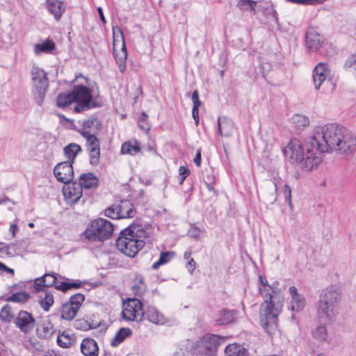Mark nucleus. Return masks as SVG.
<instances>
[{"label": "nucleus", "mask_w": 356, "mask_h": 356, "mask_svg": "<svg viewBox=\"0 0 356 356\" xmlns=\"http://www.w3.org/2000/svg\"><path fill=\"white\" fill-rule=\"evenodd\" d=\"M74 101L76 105L73 110L76 113H81L88 111L92 108L99 106L95 101L92 99V90L82 85L74 86L72 90Z\"/></svg>", "instance_id": "nucleus-8"}, {"label": "nucleus", "mask_w": 356, "mask_h": 356, "mask_svg": "<svg viewBox=\"0 0 356 356\" xmlns=\"http://www.w3.org/2000/svg\"><path fill=\"white\" fill-rule=\"evenodd\" d=\"M238 314L235 309H220L215 316L216 325H227L234 323L237 320Z\"/></svg>", "instance_id": "nucleus-16"}, {"label": "nucleus", "mask_w": 356, "mask_h": 356, "mask_svg": "<svg viewBox=\"0 0 356 356\" xmlns=\"http://www.w3.org/2000/svg\"><path fill=\"white\" fill-rule=\"evenodd\" d=\"M75 327L76 329L82 330H88L96 327L95 325H91L90 323H88V321L84 319H79L76 321Z\"/></svg>", "instance_id": "nucleus-48"}, {"label": "nucleus", "mask_w": 356, "mask_h": 356, "mask_svg": "<svg viewBox=\"0 0 356 356\" xmlns=\"http://www.w3.org/2000/svg\"><path fill=\"white\" fill-rule=\"evenodd\" d=\"M327 76V71L326 65L323 63H319L313 70V81L314 88L316 90H319L321 86L326 82L327 83L330 80L326 81Z\"/></svg>", "instance_id": "nucleus-19"}, {"label": "nucleus", "mask_w": 356, "mask_h": 356, "mask_svg": "<svg viewBox=\"0 0 356 356\" xmlns=\"http://www.w3.org/2000/svg\"><path fill=\"white\" fill-rule=\"evenodd\" d=\"M227 337L217 334H206L195 343V356H216L218 347L225 343Z\"/></svg>", "instance_id": "nucleus-6"}, {"label": "nucleus", "mask_w": 356, "mask_h": 356, "mask_svg": "<svg viewBox=\"0 0 356 356\" xmlns=\"http://www.w3.org/2000/svg\"><path fill=\"white\" fill-rule=\"evenodd\" d=\"M259 291L264 298L260 306V321L264 330L269 334H274L277 327L278 316L283 307L284 296L280 289L268 284L264 275L259 277Z\"/></svg>", "instance_id": "nucleus-2"}, {"label": "nucleus", "mask_w": 356, "mask_h": 356, "mask_svg": "<svg viewBox=\"0 0 356 356\" xmlns=\"http://www.w3.org/2000/svg\"><path fill=\"white\" fill-rule=\"evenodd\" d=\"M193 102V109L199 110L200 106H201L202 102L200 100L195 101Z\"/></svg>", "instance_id": "nucleus-62"}, {"label": "nucleus", "mask_w": 356, "mask_h": 356, "mask_svg": "<svg viewBox=\"0 0 356 356\" xmlns=\"http://www.w3.org/2000/svg\"><path fill=\"white\" fill-rule=\"evenodd\" d=\"M191 252H185L184 255V259L189 260V259L191 257Z\"/></svg>", "instance_id": "nucleus-64"}, {"label": "nucleus", "mask_w": 356, "mask_h": 356, "mask_svg": "<svg viewBox=\"0 0 356 356\" xmlns=\"http://www.w3.org/2000/svg\"><path fill=\"white\" fill-rule=\"evenodd\" d=\"M39 292H44V296L42 295L40 296L39 303L41 307L44 311L47 312L49 310L51 306L54 302L53 294L50 291H47L46 289L45 291H40Z\"/></svg>", "instance_id": "nucleus-33"}, {"label": "nucleus", "mask_w": 356, "mask_h": 356, "mask_svg": "<svg viewBox=\"0 0 356 356\" xmlns=\"http://www.w3.org/2000/svg\"><path fill=\"white\" fill-rule=\"evenodd\" d=\"M54 48V42L51 40H47L41 44H36L34 47V51L35 54L39 55L41 53L50 52Z\"/></svg>", "instance_id": "nucleus-36"}, {"label": "nucleus", "mask_w": 356, "mask_h": 356, "mask_svg": "<svg viewBox=\"0 0 356 356\" xmlns=\"http://www.w3.org/2000/svg\"><path fill=\"white\" fill-rule=\"evenodd\" d=\"M86 140V145L88 149L99 147V140L97 139L96 135H87L82 136Z\"/></svg>", "instance_id": "nucleus-47"}, {"label": "nucleus", "mask_w": 356, "mask_h": 356, "mask_svg": "<svg viewBox=\"0 0 356 356\" xmlns=\"http://www.w3.org/2000/svg\"><path fill=\"white\" fill-rule=\"evenodd\" d=\"M7 350L5 348V346L0 343V356H7Z\"/></svg>", "instance_id": "nucleus-60"}, {"label": "nucleus", "mask_w": 356, "mask_h": 356, "mask_svg": "<svg viewBox=\"0 0 356 356\" xmlns=\"http://www.w3.org/2000/svg\"><path fill=\"white\" fill-rule=\"evenodd\" d=\"M122 44L120 41L114 38L113 40V55L116 63L118 65L119 70L123 73L126 69V60L127 57V49L125 46L124 39L122 31L119 29Z\"/></svg>", "instance_id": "nucleus-12"}, {"label": "nucleus", "mask_w": 356, "mask_h": 356, "mask_svg": "<svg viewBox=\"0 0 356 356\" xmlns=\"http://www.w3.org/2000/svg\"><path fill=\"white\" fill-rule=\"evenodd\" d=\"M283 193L284 195L285 200L287 202L289 207L292 208L291 189L288 184H284Z\"/></svg>", "instance_id": "nucleus-51"}, {"label": "nucleus", "mask_w": 356, "mask_h": 356, "mask_svg": "<svg viewBox=\"0 0 356 356\" xmlns=\"http://www.w3.org/2000/svg\"><path fill=\"white\" fill-rule=\"evenodd\" d=\"M83 188L89 189L98 186L99 179L92 172L83 173L79 177V182Z\"/></svg>", "instance_id": "nucleus-26"}, {"label": "nucleus", "mask_w": 356, "mask_h": 356, "mask_svg": "<svg viewBox=\"0 0 356 356\" xmlns=\"http://www.w3.org/2000/svg\"><path fill=\"white\" fill-rule=\"evenodd\" d=\"M75 341L66 331L63 332L57 337V343L63 348H70Z\"/></svg>", "instance_id": "nucleus-38"}, {"label": "nucleus", "mask_w": 356, "mask_h": 356, "mask_svg": "<svg viewBox=\"0 0 356 356\" xmlns=\"http://www.w3.org/2000/svg\"><path fill=\"white\" fill-rule=\"evenodd\" d=\"M29 294L25 291L15 293L6 298L7 302H25L29 299Z\"/></svg>", "instance_id": "nucleus-41"}, {"label": "nucleus", "mask_w": 356, "mask_h": 356, "mask_svg": "<svg viewBox=\"0 0 356 356\" xmlns=\"http://www.w3.org/2000/svg\"><path fill=\"white\" fill-rule=\"evenodd\" d=\"M3 272H8L13 274L14 273L13 269L7 267L4 264L0 261V273Z\"/></svg>", "instance_id": "nucleus-54"}, {"label": "nucleus", "mask_w": 356, "mask_h": 356, "mask_svg": "<svg viewBox=\"0 0 356 356\" xmlns=\"http://www.w3.org/2000/svg\"><path fill=\"white\" fill-rule=\"evenodd\" d=\"M132 335V330L129 327H121L115 334V337L111 341L112 346H118L122 343L125 339Z\"/></svg>", "instance_id": "nucleus-31"}, {"label": "nucleus", "mask_w": 356, "mask_h": 356, "mask_svg": "<svg viewBox=\"0 0 356 356\" xmlns=\"http://www.w3.org/2000/svg\"><path fill=\"white\" fill-rule=\"evenodd\" d=\"M54 328L49 321H43L36 329L37 336L40 339H49L54 333Z\"/></svg>", "instance_id": "nucleus-27"}, {"label": "nucleus", "mask_w": 356, "mask_h": 356, "mask_svg": "<svg viewBox=\"0 0 356 356\" xmlns=\"http://www.w3.org/2000/svg\"><path fill=\"white\" fill-rule=\"evenodd\" d=\"M261 193L264 199L273 203L277 200V184L273 180H266L261 186Z\"/></svg>", "instance_id": "nucleus-21"}, {"label": "nucleus", "mask_w": 356, "mask_h": 356, "mask_svg": "<svg viewBox=\"0 0 356 356\" xmlns=\"http://www.w3.org/2000/svg\"><path fill=\"white\" fill-rule=\"evenodd\" d=\"M324 42V37L314 29H309L306 33L305 44L311 51H317Z\"/></svg>", "instance_id": "nucleus-17"}, {"label": "nucleus", "mask_w": 356, "mask_h": 356, "mask_svg": "<svg viewBox=\"0 0 356 356\" xmlns=\"http://www.w3.org/2000/svg\"><path fill=\"white\" fill-rule=\"evenodd\" d=\"M138 125L139 128L147 132L151 127L150 123L148 122V115L145 112H142L138 120Z\"/></svg>", "instance_id": "nucleus-43"}, {"label": "nucleus", "mask_w": 356, "mask_h": 356, "mask_svg": "<svg viewBox=\"0 0 356 356\" xmlns=\"http://www.w3.org/2000/svg\"><path fill=\"white\" fill-rule=\"evenodd\" d=\"M72 102H74V101L71 91L67 93L59 94L56 100V106L59 108H65Z\"/></svg>", "instance_id": "nucleus-35"}, {"label": "nucleus", "mask_w": 356, "mask_h": 356, "mask_svg": "<svg viewBox=\"0 0 356 356\" xmlns=\"http://www.w3.org/2000/svg\"><path fill=\"white\" fill-rule=\"evenodd\" d=\"M14 318L11 307L8 305L3 306L0 312V319L5 322H10Z\"/></svg>", "instance_id": "nucleus-45"}, {"label": "nucleus", "mask_w": 356, "mask_h": 356, "mask_svg": "<svg viewBox=\"0 0 356 356\" xmlns=\"http://www.w3.org/2000/svg\"><path fill=\"white\" fill-rule=\"evenodd\" d=\"M341 291L339 286L330 285L321 292L316 308V317L322 323L332 322L339 313Z\"/></svg>", "instance_id": "nucleus-4"}, {"label": "nucleus", "mask_w": 356, "mask_h": 356, "mask_svg": "<svg viewBox=\"0 0 356 356\" xmlns=\"http://www.w3.org/2000/svg\"><path fill=\"white\" fill-rule=\"evenodd\" d=\"M122 317L126 321H142L144 319V308L143 302L137 299H129L124 304Z\"/></svg>", "instance_id": "nucleus-10"}, {"label": "nucleus", "mask_w": 356, "mask_h": 356, "mask_svg": "<svg viewBox=\"0 0 356 356\" xmlns=\"http://www.w3.org/2000/svg\"><path fill=\"white\" fill-rule=\"evenodd\" d=\"M46 8L49 13L53 15L56 21H59L65 10L63 3L59 0H46Z\"/></svg>", "instance_id": "nucleus-23"}, {"label": "nucleus", "mask_w": 356, "mask_h": 356, "mask_svg": "<svg viewBox=\"0 0 356 356\" xmlns=\"http://www.w3.org/2000/svg\"><path fill=\"white\" fill-rule=\"evenodd\" d=\"M102 128V122L97 118H90L83 122L81 136L96 135Z\"/></svg>", "instance_id": "nucleus-20"}, {"label": "nucleus", "mask_w": 356, "mask_h": 356, "mask_svg": "<svg viewBox=\"0 0 356 356\" xmlns=\"http://www.w3.org/2000/svg\"><path fill=\"white\" fill-rule=\"evenodd\" d=\"M81 350L85 356H97L99 348L93 339L86 338L81 343Z\"/></svg>", "instance_id": "nucleus-25"}, {"label": "nucleus", "mask_w": 356, "mask_h": 356, "mask_svg": "<svg viewBox=\"0 0 356 356\" xmlns=\"http://www.w3.org/2000/svg\"><path fill=\"white\" fill-rule=\"evenodd\" d=\"M97 11H98V13H99V18H100L103 24H106V21L105 17L104 15L102 8L101 7H99L97 8Z\"/></svg>", "instance_id": "nucleus-59"}, {"label": "nucleus", "mask_w": 356, "mask_h": 356, "mask_svg": "<svg viewBox=\"0 0 356 356\" xmlns=\"http://www.w3.org/2000/svg\"><path fill=\"white\" fill-rule=\"evenodd\" d=\"M192 115L195 122L196 126H197L200 122L199 110L192 109Z\"/></svg>", "instance_id": "nucleus-55"}, {"label": "nucleus", "mask_w": 356, "mask_h": 356, "mask_svg": "<svg viewBox=\"0 0 356 356\" xmlns=\"http://www.w3.org/2000/svg\"><path fill=\"white\" fill-rule=\"evenodd\" d=\"M200 234V229L197 227H193L189 230V234L192 238L198 239Z\"/></svg>", "instance_id": "nucleus-52"}, {"label": "nucleus", "mask_w": 356, "mask_h": 356, "mask_svg": "<svg viewBox=\"0 0 356 356\" xmlns=\"http://www.w3.org/2000/svg\"><path fill=\"white\" fill-rule=\"evenodd\" d=\"M117 204H113L105 210V216L113 219H120Z\"/></svg>", "instance_id": "nucleus-49"}, {"label": "nucleus", "mask_w": 356, "mask_h": 356, "mask_svg": "<svg viewBox=\"0 0 356 356\" xmlns=\"http://www.w3.org/2000/svg\"><path fill=\"white\" fill-rule=\"evenodd\" d=\"M148 232L138 221H135L127 228L120 232L115 245L119 251L129 257H134L145 245L143 238Z\"/></svg>", "instance_id": "nucleus-3"}, {"label": "nucleus", "mask_w": 356, "mask_h": 356, "mask_svg": "<svg viewBox=\"0 0 356 356\" xmlns=\"http://www.w3.org/2000/svg\"><path fill=\"white\" fill-rule=\"evenodd\" d=\"M120 218H132L135 214V209L133 205L128 200H122L117 204Z\"/></svg>", "instance_id": "nucleus-28"}, {"label": "nucleus", "mask_w": 356, "mask_h": 356, "mask_svg": "<svg viewBox=\"0 0 356 356\" xmlns=\"http://www.w3.org/2000/svg\"><path fill=\"white\" fill-rule=\"evenodd\" d=\"M156 325H164L167 322L165 316L156 307L148 306L144 309V318Z\"/></svg>", "instance_id": "nucleus-22"}, {"label": "nucleus", "mask_w": 356, "mask_h": 356, "mask_svg": "<svg viewBox=\"0 0 356 356\" xmlns=\"http://www.w3.org/2000/svg\"><path fill=\"white\" fill-rule=\"evenodd\" d=\"M329 151L353 154L356 152L355 135L340 124L319 125L315 127L312 136L303 141L293 138L283 148L289 161L305 171L317 168L322 161V154Z\"/></svg>", "instance_id": "nucleus-1"}, {"label": "nucleus", "mask_w": 356, "mask_h": 356, "mask_svg": "<svg viewBox=\"0 0 356 356\" xmlns=\"http://www.w3.org/2000/svg\"><path fill=\"white\" fill-rule=\"evenodd\" d=\"M113 232V225L110 221L99 218L91 222L83 232V236L91 242H103L112 236Z\"/></svg>", "instance_id": "nucleus-5"}, {"label": "nucleus", "mask_w": 356, "mask_h": 356, "mask_svg": "<svg viewBox=\"0 0 356 356\" xmlns=\"http://www.w3.org/2000/svg\"><path fill=\"white\" fill-rule=\"evenodd\" d=\"M15 324L24 334L30 333L35 327V318L26 311H20L15 318Z\"/></svg>", "instance_id": "nucleus-14"}, {"label": "nucleus", "mask_w": 356, "mask_h": 356, "mask_svg": "<svg viewBox=\"0 0 356 356\" xmlns=\"http://www.w3.org/2000/svg\"><path fill=\"white\" fill-rule=\"evenodd\" d=\"M90 155V163L92 165H98L100 156V147L88 149Z\"/></svg>", "instance_id": "nucleus-46"}, {"label": "nucleus", "mask_w": 356, "mask_h": 356, "mask_svg": "<svg viewBox=\"0 0 356 356\" xmlns=\"http://www.w3.org/2000/svg\"><path fill=\"white\" fill-rule=\"evenodd\" d=\"M84 300L85 296L81 293H76L72 296L69 301L62 306L60 314L62 318L67 321L74 319Z\"/></svg>", "instance_id": "nucleus-11"}, {"label": "nucleus", "mask_w": 356, "mask_h": 356, "mask_svg": "<svg viewBox=\"0 0 356 356\" xmlns=\"http://www.w3.org/2000/svg\"><path fill=\"white\" fill-rule=\"evenodd\" d=\"M314 339L319 341H325L327 337V329L325 325L317 326L312 332Z\"/></svg>", "instance_id": "nucleus-42"}, {"label": "nucleus", "mask_w": 356, "mask_h": 356, "mask_svg": "<svg viewBox=\"0 0 356 356\" xmlns=\"http://www.w3.org/2000/svg\"><path fill=\"white\" fill-rule=\"evenodd\" d=\"M225 356H248V350L239 344L233 343L227 346Z\"/></svg>", "instance_id": "nucleus-29"}, {"label": "nucleus", "mask_w": 356, "mask_h": 356, "mask_svg": "<svg viewBox=\"0 0 356 356\" xmlns=\"http://www.w3.org/2000/svg\"><path fill=\"white\" fill-rule=\"evenodd\" d=\"M29 246V243L26 240H22L15 243H11L8 245V249L12 250L16 254H21L26 251Z\"/></svg>", "instance_id": "nucleus-39"}, {"label": "nucleus", "mask_w": 356, "mask_h": 356, "mask_svg": "<svg viewBox=\"0 0 356 356\" xmlns=\"http://www.w3.org/2000/svg\"><path fill=\"white\" fill-rule=\"evenodd\" d=\"M179 176H184L186 178L190 174L189 170L185 166H180L179 168Z\"/></svg>", "instance_id": "nucleus-53"}, {"label": "nucleus", "mask_w": 356, "mask_h": 356, "mask_svg": "<svg viewBox=\"0 0 356 356\" xmlns=\"http://www.w3.org/2000/svg\"><path fill=\"white\" fill-rule=\"evenodd\" d=\"M257 2L252 0H239L237 3V7L241 10L254 11Z\"/></svg>", "instance_id": "nucleus-44"}, {"label": "nucleus", "mask_w": 356, "mask_h": 356, "mask_svg": "<svg viewBox=\"0 0 356 356\" xmlns=\"http://www.w3.org/2000/svg\"><path fill=\"white\" fill-rule=\"evenodd\" d=\"M63 193L68 202L75 204L82 196L83 188L79 183L68 184L63 188Z\"/></svg>", "instance_id": "nucleus-15"}, {"label": "nucleus", "mask_w": 356, "mask_h": 356, "mask_svg": "<svg viewBox=\"0 0 356 356\" xmlns=\"http://www.w3.org/2000/svg\"><path fill=\"white\" fill-rule=\"evenodd\" d=\"M291 122L297 128V131H300L309 125V120L305 115L296 114L291 118Z\"/></svg>", "instance_id": "nucleus-37"}, {"label": "nucleus", "mask_w": 356, "mask_h": 356, "mask_svg": "<svg viewBox=\"0 0 356 356\" xmlns=\"http://www.w3.org/2000/svg\"><path fill=\"white\" fill-rule=\"evenodd\" d=\"M31 73L35 99L36 103L40 105L49 86L47 74L44 70L38 66H33Z\"/></svg>", "instance_id": "nucleus-9"}, {"label": "nucleus", "mask_w": 356, "mask_h": 356, "mask_svg": "<svg viewBox=\"0 0 356 356\" xmlns=\"http://www.w3.org/2000/svg\"><path fill=\"white\" fill-rule=\"evenodd\" d=\"M134 285L133 290L136 295L143 294L146 290V285L145 284L144 278L141 275H137L134 280Z\"/></svg>", "instance_id": "nucleus-40"}, {"label": "nucleus", "mask_w": 356, "mask_h": 356, "mask_svg": "<svg viewBox=\"0 0 356 356\" xmlns=\"http://www.w3.org/2000/svg\"><path fill=\"white\" fill-rule=\"evenodd\" d=\"M234 129V122L226 117H218V131L221 136L229 137Z\"/></svg>", "instance_id": "nucleus-24"}, {"label": "nucleus", "mask_w": 356, "mask_h": 356, "mask_svg": "<svg viewBox=\"0 0 356 356\" xmlns=\"http://www.w3.org/2000/svg\"><path fill=\"white\" fill-rule=\"evenodd\" d=\"M191 99H192L193 102L200 100L199 99V92H198L197 90H195L193 91L192 96H191Z\"/></svg>", "instance_id": "nucleus-61"}, {"label": "nucleus", "mask_w": 356, "mask_h": 356, "mask_svg": "<svg viewBox=\"0 0 356 356\" xmlns=\"http://www.w3.org/2000/svg\"><path fill=\"white\" fill-rule=\"evenodd\" d=\"M9 201V199L7 197H3V198H0V204H4L5 202Z\"/></svg>", "instance_id": "nucleus-63"}, {"label": "nucleus", "mask_w": 356, "mask_h": 356, "mask_svg": "<svg viewBox=\"0 0 356 356\" xmlns=\"http://www.w3.org/2000/svg\"><path fill=\"white\" fill-rule=\"evenodd\" d=\"M54 175L58 181L70 184L74 177L72 163L65 161L58 163L54 168Z\"/></svg>", "instance_id": "nucleus-13"}, {"label": "nucleus", "mask_w": 356, "mask_h": 356, "mask_svg": "<svg viewBox=\"0 0 356 356\" xmlns=\"http://www.w3.org/2000/svg\"><path fill=\"white\" fill-rule=\"evenodd\" d=\"M346 69H350L356 71V54L350 56L344 64Z\"/></svg>", "instance_id": "nucleus-50"}, {"label": "nucleus", "mask_w": 356, "mask_h": 356, "mask_svg": "<svg viewBox=\"0 0 356 356\" xmlns=\"http://www.w3.org/2000/svg\"><path fill=\"white\" fill-rule=\"evenodd\" d=\"M291 298V308L293 312L302 311L306 305L305 298L303 295L299 294L296 286H292L289 289Z\"/></svg>", "instance_id": "nucleus-18"}, {"label": "nucleus", "mask_w": 356, "mask_h": 356, "mask_svg": "<svg viewBox=\"0 0 356 356\" xmlns=\"http://www.w3.org/2000/svg\"><path fill=\"white\" fill-rule=\"evenodd\" d=\"M175 255V253L173 251L161 252L159 260L153 264L152 268L156 270L161 266L166 264L174 258Z\"/></svg>", "instance_id": "nucleus-34"}, {"label": "nucleus", "mask_w": 356, "mask_h": 356, "mask_svg": "<svg viewBox=\"0 0 356 356\" xmlns=\"http://www.w3.org/2000/svg\"><path fill=\"white\" fill-rule=\"evenodd\" d=\"M81 151L80 145L76 143H70L63 149L65 156L69 159V162L74 163L76 155Z\"/></svg>", "instance_id": "nucleus-32"}, {"label": "nucleus", "mask_w": 356, "mask_h": 356, "mask_svg": "<svg viewBox=\"0 0 356 356\" xmlns=\"http://www.w3.org/2000/svg\"><path fill=\"white\" fill-rule=\"evenodd\" d=\"M193 161L197 166H200V165H201V152L200 150L197 151V152L193 159Z\"/></svg>", "instance_id": "nucleus-56"}, {"label": "nucleus", "mask_w": 356, "mask_h": 356, "mask_svg": "<svg viewBox=\"0 0 356 356\" xmlns=\"http://www.w3.org/2000/svg\"><path fill=\"white\" fill-rule=\"evenodd\" d=\"M188 266L189 267L188 270L192 273L195 268V260L193 259H190L188 262Z\"/></svg>", "instance_id": "nucleus-57"}, {"label": "nucleus", "mask_w": 356, "mask_h": 356, "mask_svg": "<svg viewBox=\"0 0 356 356\" xmlns=\"http://www.w3.org/2000/svg\"><path fill=\"white\" fill-rule=\"evenodd\" d=\"M58 278L54 273H46L43 276L34 280V289L35 291H45L50 286H54L57 290L65 292L72 289H79L81 282L79 280H70V282H61L57 284Z\"/></svg>", "instance_id": "nucleus-7"}, {"label": "nucleus", "mask_w": 356, "mask_h": 356, "mask_svg": "<svg viewBox=\"0 0 356 356\" xmlns=\"http://www.w3.org/2000/svg\"><path fill=\"white\" fill-rule=\"evenodd\" d=\"M17 230H18V227H17V222L10 225V232L12 233V235L13 237L15 236V234H16V232H17Z\"/></svg>", "instance_id": "nucleus-58"}, {"label": "nucleus", "mask_w": 356, "mask_h": 356, "mask_svg": "<svg viewBox=\"0 0 356 356\" xmlns=\"http://www.w3.org/2000/svg\"><path fill=\"white\" fill-rule=\"evenodd\" d=\"M140 150V145L137 140L127 141L124 143L121 147V152L123 154L134 156Z\"/></svg>", "instance_id": "nucleus-30"}]
</instances>
